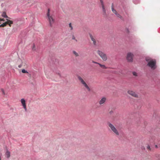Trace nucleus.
I'll use <instances>...</instances> for the list:
<instances>
[{
    "label": "nucleus",
    "instance_id": "8",
    "mask_svg": "<svg viewBox=\"0 0 160 160\" xmlns=\"http://www.w3.org/2000/svg\"><path fill=\"white\" fill-rule=\"evenodd\" d=\"M21 102L23 108L24 109L25 111H26L27 109L26 108V101L25 99L23 98L21 99Z\"/></svg>",
    "mask_w": 160,
    "mask_h": 160
},
{
    "label": "nucleus",
    "instance_id": "31",
    "mask_svg": "<svg viewBox=\"0 0 160 160\" xmlns=\"http://www.w3.org/2000/svg\"><path fill=\"white\" fill-rule=\"evenodd\" d=\"M92 62L94 63H96V64H98V63H98V62H95V61H92Z\"/></svg>",
    "mask_w": 160,
    "mask_h": 160
},
{
    "label": "nucleus",
    "instance_id": "19",
    "mask_svg": "<svg viewBox=\"0 0 160 160\" xmlns=\"http://www.w3.org/2000/svg\"><path fill=\"white\" fill-rule=\"evenodd\" d=\"M133 3L135 4H138L140 3V0H133Z\"/></svg>",
    "mask_w": 160,
    "mask_h": 160
},
{
    "label": "nucleus",
    "instance_id": "13",
    "mask_svg": "<svg viewBox=\"0 0 160 160\" xmlns=\"http://www.w3.org/2000/svg\"><path fill=\"white\" fill-rule=\"evenodd\" d=\"M1 16L3 18H6L7 19L10 18L7 15L6 13L5 12H3L1 14Z\"/></svg>",
    "mask_w": 160,
    "mask_h": 160
},
{
    "label": "nucleus",
    "instance_id": "3",
    "mask_svg": "<svg viewBox=\"0 0 160 160\" xmlns=\"http://www.w3.org/2000/svg\"><path fill=\"white\" fill-rule=\"evenodd\" d=\"M2 21L3 22L2 24H5V26H6L7 24H8L10 26H11V25L12 24L13 22L12 21L8 19V18L6 19V20L3 18H0V23H2V22H1Z\"/></svg>",
    "mask_w": 160,
    "mask_h": 160
},
{
    "label": "nucleus",
    "instance_id": "15",
    "mask_svg": "<svg viewBox=\"0 0 160 160\" xmlns=\"http://www.w3.org/2000/svg\"><path fill=\"white\" fill-rule=\"evenodd\" d=\"M89 35L91 40L93 42V44L95 45L96 44V41L95 39L93 38V37L91 34H90Z\"/></svg>",
    "mask_w": 160,
    "mask_h": 160
},
{
    "label": "nucleus",
    "instance_id": "4",
    "mask_svg": "<svg viewBox=\"0 0 160 160\" xmlns=\"http://www.w3.org/2000/svg\"><path fill=\"white\" fill-rule=\"evenodd\" d=\"M108 126L110 127V128L117 135H119V133L116 129V128H115V127L110 122H108Z\"/></svg>",
    "mask_w": 160,
    "mask_h": 160
},
{
    "label": "nucleus",
    "instance_id": "20",
    "mask_svg": "<svg viewBox=\"0 0 160 160\" xmlns=\"http://www.w3.org/2000/svg\"><path fill=\"white\" fill-rule=\"evenodd\" d=\"M98 65L100 66V67H101L103 69H106L107 68L104 65H102L100 63H98Z\"/></svg>",
    "mask_w": 160,
    "mask_h": 160
},
{
    "label": "nucleus",
    "instance_id": "7",
    "mask_svg": "<svg viewBox=\"0 0 160 160\" xmlns=\"http://www.w3.org/2000/svg\"><path fill=\"white\" fill-rule=\"evenodd\" d=\"M133 54L132 53H128L127 55V59L128 62H132V57Z\"/></svg>",
    "mask_w": 160,
    "mask_h": 160
},
{
    "label": "nucleus",
    "instance_id": "11",
    "mask_svg": "<svg viewBox=\"0 0 160 160\" xmlns=\"http://www.w3.org/2000/svg\"><path fill=\"white\" fill-rule=\"evenodd\" d=\"M106 100V99L105 97H103L102 98L101 100L99 102V104L100 105H102L103 103H104Z\"/></svg>",
    "mask_w": 160,
    "mask_h": 160
},
{
    "label": "nucleus",
    "instance_id": "22",
    "mask_svg": "<svg viewBox=\"0 0 160 160\" xmlns=\"http://www.w3.org/2000/svg\"><path fill=\"white\" fill-rule=\"evenodd\" d=\"M22 72L23 73H28V72L25 69H23L22 70Z\"/></svg>",
    "mask_w": 160,
    "mask_h": 160
},
{
    "label": "nucleus",
    "instance_id": "23",
    "mask_svg": "<svg viewBox=\"0 0 160 160\" xmlns=\"http://www.w3.org/2000/svg\"><path fill=\"white\" fill-rule=\"evenodd\" d=\"M69 27L71 28V30H72L73 29V27L71 23H69Z\"/></svg>",
    "mask_w": 160,
    "mask_h": 160
},
{
    "label": "nucleus",
    "instance_id": "29",
    "mask_svg": "<svg viewBox=\"0 0 160 160\" xmlns=\"http://www.w3.org/2000/svg\"><path fill=\"white\" fill-rule=\"evenodd\" d=\"M72 39H73V40H75L76 41H77V40L75 39V37L74 36H72Z\"/></svg>",
    "mask_w": 160,
    "mask_h": 160
},
{
    "label": "nucleus",
    "instance_id": "34",
    "mask_svg": "<svg viewBox=\"0 0 160 160\" xmlns=\"http://www.w3.org/2000/svg\"><path fill=\"white\" fill-rule=\"evenodd\" d=\"M58 74L60 76V77H61V74L60 73H58Z\"/></svg>",
    "mask_w": 160,
    "mask_h": 160
},
{
    "label": "nucleus",
    "instance_id": "9",
    "mask_svg": "<svg viewBox=\"0 0 160 160\" xmlns=\"http://www.w3.org/2000/svg\"><path fill=\"white\" fill-rule=\"evenodd\" d=\"M102 7V11L104 15L106 14V10L104 7V2L102 0H100Z\"/></svg>",
    "mask_w": 160,
    "mask_h": 160
},
{
    "label": "nucleus",
    "instance_id": "16",
    "mask_svg": "<svg viewBox=\"0 0 160 160\" xmlns=\"http://www.w3.org/2000/svg\"><path fill=\"white\" fill-rule=\"evenodd\" d=\"M98 53L101 58L103 56V54H104V53L100 50L98 51Z\"/></svg>",
    "mask_w": 160,
    "mask_h": 160
},
{
    "label": "nucleus",
    "instance_id": "26",
    "mask_svg": "<svg viewBox=\"0 0 160 160\" xmlns=\"http://www.w3.org/2000/svg\"><path fill=\"white\" fill-rule=\"evenodd\" d=\"M115 14L116 15L117 17L120 18H121V16L119 14H118L117 13Z\"/></svg>",
    "mask_w": 160,
    "mask_h": 160
},
{
    "label": "nucleus",
    "instance_id": "38",
    "mask_svg": "<svg viewBox=\"0 0 160 160\" xmlns=\"http://www.w3.org/2000/svg\"><path fill=\"white\" fill-rule=\"evenodd\" d=\"M0 160H1V156H0Z\"/></svg>",
    "mask_w": 160,
    "mask_h": 160
},
{
    "label": "nucleus",
    "instance_id": "12",
    "mask_svg": "<svg viewBox=\"0 0 160 160\" xmlns=\"http://www.w3.org/2000/svg\"><path fill=\"white\" fill-rule=\"evenodd\" d=\"M5 155L6 157L7 158H9L10 156V152L7 149L6 150Z\"/></svg>",
    "mask_w": 160,
    "mask_h": 160
},
{
    "label": "nucleus",
    "instance_id": "17",
    "mask_svg": "<svg viewBox=\"0 0 160 160\" xmlns=\"http://www.w3.org/2000/svg\"><path fill=\"white\" fill-rule=\"evenodd\" d=\"M104 61H106L107 59V57L105 54L104 53V54H103V56L101 58Z\"/></svg>",
    "mask_w": 160,
    "mask_h": 160
},
{
    "label": "nucleus",
    "instance_id": "14",
    "mask_svg": "<svg viewBox=\"0 0 160 160\" xmlns=\"http://www.w3.org/2000/svg\"><path fill=\"white\" fill-rule=\"evenodd\" d=\"M89 35L91 40L93 42V44L95 45L96 44V41L95 39L93 38V37L91 34H90Z\"/></svg>",
    "mask_w": 160,
    "mask_h": 160
},
{
    "label": "nucleus",
    "instance_id": "37",
    "mask_svg": "<svg viewBox=\"0 0 160 160\" xmlns=\"http://www.w3.org/2000/svg\"><path fill=\"white\" fill-rule=\"evenodd\" d=\"M155 147L156 148H157L158 147V146H157V145H155Z\"/></svg>",
    "mask_w": 160,
    "mask_h": 160
},
{
    "label": "nucleus",
    "instance_id": "6",
    "mask_svg": "<svg viewBox=\"0 0 160 160\" xmlns=\"http://www.w3.org/2000/svg\"><path fill=\"white\" fill-rule=\"evenodd\" d=\"M78 80L80 81L82 84L88 90V91H90V88L87 84L85 81L83 80V79L80 76H78Z\"/></svg>",
    "mask_w": 160,
    "mask_h": 160
},
{
    "label": "nucleus",
    "instance_id": "1",
    "mask_svg": "<svg viewBox=\"0 0 160 160\" xmlns=\"http://www.w3.org/2000/svg\"><path fill=\"white\" fill-rule=\"evenodd\" d=\"M146 60L148 62L147 65L152 69L154 70L156 68V61L155 60H150L146 58Z\"/></svg>",
    "mask_w": 160,
    "mask_h": 160
},
{
    "label": "nucleus",
    "instance_id": "33",
    "mask_svg": "<svg viewBox=\"0 0 160 160\" xmlns=\"http://www.w3.org/2000/svg\"><path fill=\"white\" fill-rule=\"evenodd\" d=\"M22 65L20 64V65H18V67L19 68H21L22 67Z\"/></svg>",
    "mask_w": 160,
    "mask_h": 160
},
{
    "label": "nucleus",
    "instance_id": "27",
    "mask_svg": "<svg viewBox=\"0 0 160 160\" xmlns=\"http://www.w3.org/2000/svg\"><path fill=\"white\" fill-rule=\"evenodd\" d=\"M132 73H133V75L135 76H137V73L136 72H132Z\"/></svg>",
    "mask_w": 160,
    "mask_h": 160
},
{
    "label": "nucleus",
    "instance_id": "35",
    "mask_svg": "<svg viewBox=\"0 0 160 160\" xmlns=\"http://www.w3.org/2000/svg\"><path fill=\"white\" fill-rule=\"evenodd\" d=\"M113 112L112 111H111L109 113L110 114H112V113Z\"/></svg>",
    "mask_w": 160,
    "mask_h": 160
},
{
    "label": "nucleus",
    "instance_id": "24",
    "mask_svg": "<svg viewBox=\"0 0 160 160\" xmlns=\"http://www.w3.org/2000/svg\"><path fill=\"white\" fill-rule=\"evenodd\" d=\"M32 49L33 50H35V45L34 43L33 45V46L32 47Z\"/></svg>",
    "mask_w": 160,
    "mask_h": 160
},
{
    "label": "nucleus",
    "instance_id": "36",
    "mask_svg": "<svg viewBox=\"0 0 160 160\" xmlns=\"http://www.w3.org/2000/svg\"><path fill=\"white\" fill-rule=\"evenodd\" d=\"M127 31L128 32H129V30L128 29H127Z\"/></svg>",
    "mask_w": 160,
    "mask_h": 160
},
{
    "label": "nucleus",
    "instance_id": "32",
    "mask_svg": "<svg viewBox=\"0 0 160 160\" xmlns=\"http://www.w3.org/2000/svg\"><path fill=\"white\" fill-rule=\"evenodd\" d=\"M1 90H2V93H3V94H4V90L2 89Z\"/></svg>",
    "mask_w": 160,
    "mask_h": 160
},
{
    "label": "nucleus",
    "instance_id": "25",
    "mask_svg": "<svg viewBox=\"0 0 160 160\" xmlns=\"http://www.w3.org/2000/svg\"><path fill=\"white\" fill-rule=\"evenodd\" d=\"M5 26V24H2L1 23H0V27H4Z\"/></svg>",
    "mask_w": 160,
    "mask_h": 160
},
{
    "label": "nucleus",
    "instance_id": "30",
    "mask_svg": "<svg viewBox=\"0 0 160 160\" xmlns=\"http://www.w3.org/2000/svg\"><path fill=\"white\" fill-rule=\"evenodd\" d=\"M141 149L142 150H144L145 149V148L144 147L142 146L141 147Z\"/></svg>",
    "mask_w": 160,
    "mask_h": 160
},
{
    "label": "nucleus",
    "instance_id": "18",
    "mask_svg": "<svg viewBox=\"0 0 160 160\" xmlns=\"http://www.w3.org/2000/svg\"><path fill=\"white\" fill-rule=\"evenodd\" d=\"M112 12L114 13H115V14H116V13H117V11H116L114 9V8H113V3H112Z\"/></svg>",
    "mask_w": 160,
    "mask_h": 160
},
{
    "label": "nucleus",
    "instance_id": "10",
    "mask_svg": "<svg viewBox=\"0 0 160 160\" xmlns=\"http://www.w3.org/2000/svg\"><path fill=\"white\" fill-rule=\"evenodd\" d=\"M128 93L129 94L135 97H138V95L135 92H133L132 91L129 90L128 91Z\"/></svg>",
    "mask_w": 160,
    "mask_h": 160
},
{
    "label": "nucleus",
    "instance_id": "2",
    "mask_svg": "<svg viewBox=\"0 0 160 160\" xmlns=\"http://www.w3.org/2000/svg\"><path fill=\"white\" fill-rule=\"evenodd\" d=\"M50 9H48V12L47 14V17L48 18V20L49 22V25L50 27H52L53 24L55 22V20L52 15H50Z\"/></svg>",
    "mask_w": 160,
    "mask_h": 160
},
{
    "label": "nucleus",
    "instance_id": "5",
    "mask_svg": "<svg viewBox=\"0 0 160 160\" xmlns=\"http://www.w3.org/2000/svg\"><path fill=\"white\" fill-rule=\"evenodd\" d=\"M78 80L80 81L82 84L88 90V91H90V88L87 84L85 81L83 80V79L80 76H78Z\"/></svg>",
    "mask_w": 160,
    "mask_h": 160
},
{
    "label": "nucleus",
    "instance_id": "28",
    "mask_svg": "<svg viewBox=\"0 0 160 160\" xmlns=\"http://www.w3.org/2000/svg\"><path fill=\"white\" fill-rule=\"evenodd\" d=\"M147 149L151 150V148L149 145H148L147 146Z\"/></svg>",
    "mask_w": 160,
    "mask_h": 160
},
{
    "label": "nucleus",
    "instance_id": "21",
    "mask_svg": "<svg viewBox=\"0 0 160 160\" xmlns=\"http://www.w3.org/2000/svg\"><path fill=\"white\" fill-rule=\"evenodd\" d=\"M73 53L77 57L78 56V54L75 51H73Z\"/></svg>",
    "mask_w": 160,
    "mask_h": 160
}]
</instances>
